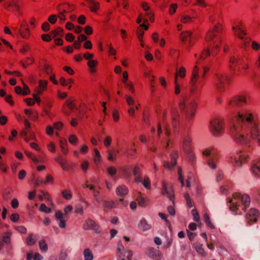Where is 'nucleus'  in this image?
Returning <instances> with one entry per match:
<instances>
[{
    "instance_id": "44",
    "label": "nucleus",
    "mask_w": 260,
    "mask_h": 260,
    "mask_svg": "<svg viewBox=\"0 0 260 260\" xmlns=\"http://www.w3.org/2000/svg\"><path fill=\"white\" fill-rule=\"evenodd\" d=\"M62 196L64 199L68 200H70L72 197V194L71 191L67 190H63L62 191Z\"/></svg>"
},
{
    "instance_id": "32",
    "label": "nucleus",
    "mask_w": 260,
    "mask_h": 260,
    "mask_svg": "<svg viewBox=\"0 0 260 260\" xmlns=\"http://www.w3.org/2000/svg\"><path fill=\"white\" fill-rule=\"evenodd\" d=\"M84 260H93V255L92 251L89 248H86L83 251Z\"/></svg>"
},
{
    "instance_id": "25",
    "label": "nucleus",
    "mask_w": 260,
    "mask_h": 260,
    "mask_svg": "<svg viewBox=\"0 0 260 260\" xmlns=\"http://www.w3.org/2000/svg\"><path fill=\"white\" fill-rule=\"evenodd\" d=\"M138 228L140 230L145 232L150 230L151 226L147 222L145 219L143 218L140 220L138 224Z\"/></svg>"
},
{
    "instance_id": "48",
    "label": "nucleus",
    "mask_w": 260,
    "mask_h": 260,
    "mask_svg": "<svg viewBox=\"0 0 260 260\" xmlns=\"http://www.w3.org/2000/svg\"><path fill=\"white\" fill-rule=\"evenodd\" d=\"M165 134H166V135L167 138L168 139V140L167 142L166 145V148H167L169 145V143H170L169 138L171 136L170 129L169 126H168V125L165 126Z\"/></svg>"
},
{
    "instance_id": "21",
    "label": "nucleus",
    "mask_w": 260,
    "mask_h": 260,
    "mask_svg": "<svg viewBox=\"0 0 260 260\" xmlns=\"http://www.w3.org/2000/svg\"><path fill=\"white\" fill-rule=\"evenodd\" d=\"M148 255L156 260H159L162 257V253L158 250H156L154 248H150L148 249Z\"/></svg>"
},
{
    "instance_id": "59",
    "label": "nucleus",
    "mask_w": 260,
    "mask_h": 260,
    "mask_svg": "<svg viewBox=\"0 0 260 260\" xmlns=\"http://www.w3.org/2000/svg\"><path fill=\"white\" fill-rule=\"evenodd\" d=\"M137 34L140 41H142V37L144 35V31L141 28L138 27L137 30Z\"/></svg>"
},
{
    "instance_id": "53",
    "label": "nucleus",
    "mask_w": 260,
    "mask_h": 260,
    "mask_svg": "<svg viewBox=\"0 0 260 260\" xmlns=\"http://www.w3.org/2000/svg\"><path fill=\"white\" fill-rule=\"evenodd\" d=\"M66 104L71 111H72L75 108V104L73 103V101L70 99L66 101Z\"/></svg>"
},
{
    "instance_id": "27",
    "label": "nucleus",
    "mask_w": 260,
    "mask_h": 260,
    "mask_svg": "<svg viewBox=\"0 0 260 260\" xmlns=\"http://www.w3.org/2000/svg\"><path fill=\"white\" fill-rule=\"evenodd\" d=\"M193 247L196 249L198 253L203 257L207 255V253L205 251L203 248V245L199 242H196L193 244Z\"/></svg>"
},
{
    "instance_id": "29",
    "label": "nucleus",
    "mask_w": 260,
    "mask_h": 260,
    "mask_svg": "<svg viewBox=\"0 0 260 260\" xmlns=\"http://www.w3.org/2000/svg\"><path fill=\"white\" fill-rule=\"evenodd\" d=\"M37 236L33 234H29L26 240V243L28 246H32L35 244L37 240Z\"/></svg>"
},
{
    "instance_id": "47",
    "label": "nucleus",
    "mask_w": 260,
    "mask_h": 260,
    "mask_svg": "<svg viewBox=\"0 0 260 260\" xmlns=\"http://www.w3.org/2000/svg\"><path fill=\"white\" fill-rule=\"evenodd\" d=\"M29 133V132L26 128L23 129L20 133V135L22 136V137H23L24 140L26 142H28L29 141V139L28 137Z\"/></svg>"
},
{
    "instance_id": "61",
    "label": "nucleus",
    "mask_w": 260,
    "mask_h": 260,
    "mask_svg": "<svg viewBox=\"0 0 260 260\" xmlns=\"http://www.w3.org/2000/svg\"><path fill=\"white\" fill-rule=\"evenodd\" d=\"M47 81H43L40 80L39 82V87L42 90H44L47 87Z\"/></svg>"
},
{
    "instance_id": "43",
    "label": "nucleus",
    "mask_w": 260,
    "mask_h": 260,
    "mask_svg": "<svg viewBox=\"0 0 260 260\" xmlns=\"http://www.w3.org/2000/svg\"><path fill=\"white\" fill-rule=\"evenodd\" d=\"M52 36L55 37L57 36H63V29L60 27H58L56 29L53 30L51 31Z\"/></svg>"
},
{
    "instance_id": "52",
    "label": "nucleus",
    "mask_w": 260,
    "mask_h": 260,
    "mask_svg": "<svg viewBox=\"0 0 260 260\" xmlns=\"http://www.w3.org/2000/svg\"><path fill=\"white\" fill-rule=\"evenodd\" d=\"M40 211L46 213H49L51 212L50 208H48L44 204H42L40 207Z\"/></svg>"
},
{
    "instance_id": "19",
    "label": "nucleus",
    "mask_w": 260,
    "mask_h": 260,
    "mask_svg": "<svg viewBox=\"0 0 260 260\" xmlns=\"http://www.w3.org/2000/svg\"><path fill=\"white\" fill-rule=\"evenodd\" d=\"M233 29L236 35L238 36L240 39L243 40V44L245 46H246L247 44L249 42V40L248 39L244 40V37L246 34L244 30L235 26H233Z\"/></svg>"
},
{
    "instance_id": "15",
    "label": "nucleus",
    "mask_w": 260,
    "mask_h": 260,
    "mask_svg": "<svg viewBox=\"0 0 260 260\" xmlns=\"http://www.w3.org/2000/svg\"><path fill=\"white\" fill-rule=\"evenodd\" d=\"M83 229L85 230H92L96 232H99V226L95 222L90 218L87 219L83 225Z\"/></svg>"
},
{
    "instance_id": "34",
    "label": "nucleus",
    "mask_w": 260,
    "mask_h": 260,
    "mask_svg": "<svg viewBox=\"0 0 260 260\" xmlns=\"http://www.w3.org/2000/svg\"><path fill=\"white\" fill-rule=\"evenodd\" d=\"M118 151L115 150H108V159L110 161H114L116 160V157Z\"/></svg>"
},
{
    "instance_id": "7",
    "label": "nucleus",
    "mask_w": 260,
    "mask_h": 260,
    "mask_svg": "<svg viewBox=\"0 0 260 260\" xmlns=\"http://www.w3.org/2000/svg\"><path fill=\"white\" fill-rule=\"evenodd\" d=\"M199 69L197 66H196L192 71L191 77L190 79V91L192 94H197L199 93L201 88L197 83L199 78Z\"/></svg>"
},
{
    "instance_id": "24",
    "label": "nucleus",
    "mask_w": 260,
    "mask_h": 260,
    "mask_svg": "<svg viewBox=\"0 0 260 260\" xmlns=\"http://www.w3.org/2000/svg\"><path fill=\"white\" fill-rule=\"evenodd\" d=\"M142 7L143 8V10L146 11L145 15L149 17V20L150 21H154V17L153 14L152 13L151 11H149L150 7L148 5V4L146 2H143L142 4Z\"/></svg>"
},
{
    "instance_id": "56",
    "label": "nucleus",
    "mask_w": 260,
    "mask_h": 260,
    "mask_svg": "<svg viewBox=\"0 0 260 260\" xmlns=\"http://www.w3.org/2000/svg\"><path fill=\"white\" fill-rule=\"evenodd\" d=\"M178 5L176 4H172L169 8V13L170 15H173L176 11Z\"/></svg>"
},
{
    "instance_id": "60",
    "label": "nucleus",
    "mask_w": 260,
    "mask_h": 260,
    "mask_svg": "<svg viewBox=\"0 0 260 260\" xmlns=\"http://www.w3.org/2000/svg\"><path fill=\"white\" fill-rule=\"evenodd\" d=\"M23 89L22 90V95H28L30 92L28 86L25 83L23 82Z\"/></svg>"
},
{
    "instance_id": "22",
    "label": "nucleus",
    "mask_w": 260,
    "mask_h": 260,
    "mask_svg": "<svg viewBox=\"0 0 260 260\" xmlns=\"http://www.w3.org/2000/svg\"><path fill=\"white\" fill-rule=\"evenodd\" d=\"M17 32L24 39H28L29 36V30L26 24L22 23L20 28L17 31Z\"/></svg>"
},
{
    "instance_id": "2",
    "label": "nucleus",
    "mask_w": 260,
    "mask_h": 260,
    "mask_svg": "<svg viewBox=\"0 0 260 260\" xmlns=\"http://www.w3.org/2000/svg\"><path fill=\"white\" fill-rule=\"evenodd\" d=\"M222 31V27L220 23H217L214 27L210 28L207 32L205 39L207 42H212L213 45V53L216 55L221 47L224 52H227L229 47L225 42V38L220 36Z\"/></svg>"
},
{
    "instance_id": "42",
    "label": "nucleus",
    "mask_w": 260,
    "mask_h": 260,
    "mask_svg": "<svg viewBox=\"0 0 260 260\" xmlns=\"http://www.w3.org/2000/svg\"><path fill=\"white\" fill-rule=\"evenodd\" d=\"M55 160L61 166L63 170L66 169V161L60 156L56 157Z\"/></svg>"
},
{
    "instance_id": "4",
    "label": "nucleus",
    "mask_w": 260,
    "mask_h": 260,
    "mask_svg": "<svg viewBox=\"0 0 260 260\" xmlns=\"http://www.w3.org/2000/svg\"><path fill=\"white\" fill-rule=\"evenodd\" d=\"M250 198L247 194H242L240 193H234L233 194V198L229 200L230 204V208L234 212L238 210L240 202L244 207L243 210L249 207L250 203Z\"/></svg>"
},
{
    "instance_id": "41",
    "label": "nucleus",
    "mask_w": 260,
    "mask_h": 260,
    "mask_svg": "<svg viewBox=\"0 0 260 260\" xmlns=\"http://www.w3.org/2000/svg\"><path fill=\"white\" fill-rule=\"evenodd\" d=\"M60 146L61 147V151L64 154H66L68 153V149L67 148L66 142L64 140L60 141Z\"/></svg>"
},
{
    "instance_id": "3",
    "label": "nucleus",
    "mask_w": 260,
    "mask_h": 260,
    "mask_svg": "<svg viewBox=\"0 0 260 260\" xmlns=\"http://www.w3.org/2000/svg\"><path fill=\"white\" fill-rule=\"evenodd\" d=\"M197 105L194 101H186L184 98L182 99L179 104V108L181 112L185 115L186 120L190 121L195 115Z\"/></svg>"
},
{
    "instance_id": "39",
    "label": "nucleus",
    "mask_w": 260,
    "mask_h": 260,
    "mask_svg": "<svg viewBox=\"0 0 260 260\" xmlns=\"http://www.w3.org/2000/svg\"><path fill=\"white\" fill-rule=\"evenodd\" d=\"M195 17H190L187 15L183 14L181 16L180 21L183 23H186L192 21Z\"/></svg>"
},
{
    "instance_id": "16",
    "label": "nucleus",
    "mask_w": 260,
    "mask_h": 260,
    "mask_svg": "<svg viewBox=\"0 0 260 260\" xmlns=\"http://www.w3.org/2000/svg\"><path fill=\"white\" fill-rule=\"evenodd\" d=\"M162 194L167 196L171 201H173L174 199V194L172 186L168 188L166 182L163 181L162 182Z\"/></svg>"
},
{
    "instance_id": "51",
    "label": "nucleus",
    "mask_w": 260,
    "mask_h": 260,
    "mask_svg": "<svg viewBox=\"0 0 260 260\" xmlns=\"http://www.w3.org/2000/svg\"><path fill=\"white\" fill-rule=\"evenodd\" d=\"M67 7H68V6L64 4L58 7L57 9L59 11L62 12V13L64 14L72 11V10H68L67 9Z\"/></svg>"
},
{
    "instance_id": "18",
    "label": "nucleus",
    "mask_w": 260,
    "mask_h": 260,
    "mask_svg": "<svg viewBox=\"0 0 260 260\" xmlns=\"http://www.w3.org/2000/svg\"><path fill=\"white\" fill-rule=\"evenodd\" d=\"M128 192L127 188L124 185L119 186L116 188V193L118 196L120 197L119 199L120 202L123 203V198L128 193Z\"/></svg>"
},
{
    "instance_id": "55",
    "label": "nucleus",
    "mask_w": 260,
    "mask_h": 260,
    "mask_svg": "<svg viewBox=\"0 0 260 260\" xmlns=\"http://www.w3.org/2000/svg\"><path fill=\"white\" fill-rule=\"evenodd\" d=\"M124 84L125 87L128 88L132 93H134L135 92V88L131 82L128 81L127 82L124 83Z\"/></svg>"
},
{
    "instance_id": "58",
    "label": "nucleus",
    "mask_w": 260,
    "mask_h": 260,
    "mask_svg": "<svg viewBox=\"0 0 260 260\" xmlns=\"http://www.w3.org/2000/svg\"><path fill=\"white\" fill-rule=\"evenodd\" d=\"M191 214L193 216V219L196 221H199L200 220V216L196 209H193L191 211Z\"/></svg>"
},
{
    "instance_id": "26",
    "label": "nucleus",
    "mask_w": 260,
    "mask_h": 260,
    "mask_svg": "<svg viewBox=\"0 0 260 260\" xmlns=\"http://www.w3.org/2000/svg\"><path fill=\"white\" fill-rule=\"evenodd\" d=\"M55 218L59 221L58 225L60 228H64L66 227V221L63 219V214L61 211H58L56 212Z\"/></svg>"
},
{
    "instance_id": "8",
    "label": "nucleus",
    "mask_w": 260,
    "mask_h": 260,
    "mask_svg": "<svg viewBox=\"0 0 260 260\" xmlns=\"http://www.w3.org/2000/svg\"><path fill=\"white\" fill-rule=\"evenodd\" d=\"M202 154L205 156H209L210 155H212L207 160V164L212 169H215L216 161L217 160L218 158L215 155L214 148L211 147L207 148L203 150Z\"/></svg>"
},
{
    "instance_id": "12",
    "label": "nucleus",
    "mask_w": 260,
    "mask_h": 260,
    "mask_svg": "<svg viewBox=\"0 0 260 260\" xmlns=\"http://www.w3.org/2000/svg\"><path fill=\"white\" fill-rule=\"evenodd\" d=\"M246 103V97L245 95L242 94L237 95L233 98V99L229 102V105L231 107H241L243 106Z\"/></svg>"
},
{
    "instance_id": "37",
    "label": "nucleus",
    "mask_w": 260,
    "mask_h": 260,
    "mask_svg": "<svg viewBox=\"0 0 260 260\" xmlns=\"http://www.w3.org/2000/svg\"><path fill=\"white\" fill-rule=\"evenodd\" d=\"M186 70L184 67H181L178 72H176L175 75V82L176 83L177 81L178 76L181 78H184L185 76Z\"/></svg>"
},
{
    "instance_id": "36",
    "label": "nucleus",
    "mask_w": 260,
    "mask_h": 260,
    "mask_svg": "<svg viewBox=\"0 0 260 260\" xmlns=\"http://www.w3.org/2000/svg\"><path fill=\"white\" fill-rule=\"evenodd\" d=\"M41 194L39 196V198L40 200H43L44 198L46 201L48 202L49 203H51V198L48 192L45 191H41Z\"/></svg>"
},
{
    "instance_id": "6",
    "label": "nucleus",
    "mask_w": 260,
    "mask_h": 260,
    "mask_svg": "<svg viewBox=\"0 0 260 260\" xmlns=\"http://www.w3.org/2000/svg\"><path fill=\"white\" fill-rule=\"evenodd\" d=\"M209 129L214 136H220L223 132V120L220 118L212 120L210 122Z\"/></svg>"
},
{
    "instance_id": "5",
    "label": "nucleus",
    "mask_w": 260,
    "mask_h": 260,
    "mask_svg": "<svg viewBox=\"0 0 260 260\" xmlns=\"http://www.w3.org/2000/svg\"><path fill=\"white\" fill-rule=\"evenodd\" d=\"M249 155L245 151H239L231 156V163L235 167L240 168L242 164L248 161Z\"/></svg>"
},
{
    "instance_id": "17",
    "label": "nucleus",
    "mask_w": 260,
    "mask_h": 260,
    "mask_svg": "<svg viewBox=\"0 0 260 260\" xmlns=\"http://www.w3.org/2000/svg\"><path fill=\"white\" fill-rule=\"evenodd\" d=\"M178 157V152L175 151L171 154V162L165 161L164 167L165 168L171 169L176 165V160Z\"/></svg>"
},
{
    "instance_id": "49",
    "label": "nucleus",
    "mask_w": 260,
    "mask_h": 260,
    "mask_svg": "<svg viewBox=\"0 0 260 260\" xmlns=\"http://www.w3.org/2000/svg\"><path fill=\"white\" fill-rule=\"evenodd\" d=\"M103 206L108 209H112L115 207L114 202L112 201H104Z\"/></svg>"
},
{
    "instance_id": "20",
    "label": "nucleus",
    "mask_w": 260,
    "mask_h": 260,
    "mask_svg": "<svg viewBox=\"0 0 260 260\" xmlns=\"http://www.w3.org/2000/svg\"><path fill=\"white\" fill-rule=\"evenodd\" d=\"M6 9L10 11H16L19 12L20 11V6L16 0H11L5 5Z\"/></svg>"
},
{
    "instance_id": "46",
    "label": "nucleus",
    "mask_w": 260,
    "mask_h": 260,
    "mask_svg": "<svg viewBox=\"0 0 260 260\" xmlns=\"http://www.w3.org/2000/svg\"><path fill=\"white\" fill-rule=\"evenodd\" d=\"M40 249L43 251H46L48 250V246L44 240H42L39 242Z\"/></svg>"
},
{
    "instance_id": "63",
    "label": "nucleus",
    "mask_w": 260,
    "mask_h": 260,
    "mask_svg": "<svg viewBox=\"0 0 260 260\" xmlns=\"http://www.w3.org/2000/svg\"><path fill=\"white\" fill-rule=\"evenodd\" d=\"M111 142H112L111 138L109 136H107L105 138V140L104 141V144L105 146L108 147L110 145Z\"/></svg>"
},
{
    "instance_id": "35",
    "label": "nucleus",
    "mask_w": 260,
    "mask_h": 260,
    "mask_svg": "<svg viewBox=\"0 0 260 260\" xmlns=\"http://www.w3.org/2000/svg\"><path fill=\"white\" fill-rule=\"evenodd\" d=\"M117 255L119 257H122L123 254H125V251L124 247L122 245L121 241H119L118 244V247L117 249Z\"/></svg>"
},
{
    "instance_id": "33",
    "label": "nucleus",
    "mask_w": 260,
    "mask_h": 260,
    "mask_svg": "<svg viewBox=\"0 0 260 260\" xmlns=\"http://www.w3.org/2000/svg\"><path fill=\"white\" fill-rule=\"evenodd\" d=\"M98 64V61L95 60H90L87 63V65L89 68V72L91 73H94L96 72L95 67Z\"/></svg>"
},
{
    "instance_id": "57",
    "label": "nucleus",
    "mask_w": 260,
    "mask_h": 260,
    "mask_svg": "<svg viewBox=\"0 0 260 260\" xmlns=\"http://www.w3.org/2000/svg\"><path fill=\"white\" fill-rule=\"evenodd\" d=\"M94 153H95V155L94 156V161L95 163H98L100 160V158H101L100 154V152L98 151V150L96 148H95L94 149Z\"/></svg>"
},
{
    "instance_id": "30",
    "label": "nucleus",
    "mask_w": 260,
    "mask_h": 260,
    "mask_svg": "<svg viewBox=\"0 0 260 260\" xmlns=\"http://www.w3.org/2000/svg\"><path fill=\"white\" fill-rule=\"evenodd\" d=\"M88 3V6L91 11L93 12H95L99 9L100 4L96 2L94 0H87Z\"/></svg>"
},
{
    "instance_id": "31",
    "label": "nucleus",
    "mask_w": 260,
    "mask_h": 260,
    "mask_svg": "<svg viewBox=\"0 0 260 260\" xmlns=\"http://www.w3.org/2000/svg\"><path fill=\"white\" fill-rule=\"evenodd\" d=\"M251 171L255 176L260 177V160L252 166Z\"/></svg>"
},
{
    "instance_id": "10",
    "label": "nucleus",
    "mask_w": 260,
    "mask_h": 260,
    "mask_svg": "<svg viewBox=\"0 0 260 260\" xmlns=\"http://www.w3.org/2000/svg\"><path fill=\"white\" fill-rule=\"evenodd\" d=\"M180 39L184 44L189 47L192 46L196 41V37L192 36V32L190 31L182 32L180 35Z\"/></svg>"
},
{
    "instance_id": "13",
    "label": "nucleus",
    "mask_w": 260,
    "mask_h": 260,
    "mask_svg": "<svg viewBox=\"0 0 260 260\" xmlns=\"http://www.w3.org/2000/svg\"><path fill=\"white\" fill-rule=\"evenodd\" d=\"M182 147L186 152H191V139L188 133H184L182 135Z\"/></svg>"
},
{
    "instance_id": "62",
    "label": "nucleus",
    "mask_w": 260,
    "mask_h": 260,
    "mask_svg": "<svg viewBox=\"0 0 260 260\" xmlns=\"http://www.w3.org/2000/svg\"><path fill=\"white\" fill-rule=\"evenodd\" d=\"M107 171L109 174L111 176L115 175L117 172L116 169L113 167L108 168Z\"/></svg>"
},
{
    "instance_id": "28",
    "label": "nucleus",
    "mask_w": 260,
    "mask_h": 260,
    "mask_svg": "<svg viewBox=\"0 0 260 260\" xmlns=\"http://www.w3.org/2000/svg\"><path fill=\"white\" fill-rule=\"evenodd\" d=\"M171 115L172 118V123L173 126L174 127L177 126L178 123V117H179V113L177 109L173 108L171 111Z\"/></svg>"
},
{
    "instance_id": "50",
    "label": "nucleus",
    "mask_w": 260,
    "mask_h": 260,
    "mask_svg": "<svg viewBox=\"0 0 260 260\" xmlns=\"http://www.w3.org/2000/svg\"><path fill=\"white\" fill-rule=\"evenodd\" d=\"M124 98L125 99L126 103L128 106H131L134 104L135 101L132 96L128 95H125L124 96Z\"/></svg>"
},
{
    "instance_id": "1",
    "label": "nucleus",
    "mask_w": 260,
    "mask_h": 260,
    "mask_svg": "<svg viewBox=\"0 0 260 260\" xmlns=\"http://www.w3.org/2000/svg\"><path fill=\"white\" fill-rule=\"evenodd\" d=\"M231 134L237 143L247 144L252 139L256 140L260 146V128L249 110H243L238 113L234 119Z\"/></svg>"
},
{
    "instance_id": "23",
    "label": "nucleus",
    "mask_w": 260,
    "mask_h": 260,
    "mask_svg": "<svg viewBox=\"0 0 260 260\" xmlns=\"http://www.w3.org/2000/svg\"><path fill=\"white\" fill-rule=\"evenodd\" d=\"M85 187L92 191V194L95 201L97 202H100V199L99 197L100 193V191L95 189V187L93 185L89 184L88 181L86 182L85 184Z\"/></svg>"
},
{
    "instance_id": "64",
    "label": "nucleus",
    "mask_w": 260,
    "mask_h": 260,
    "mask_svg": "<svg viewBox=\"0 0 260 260\" xmlns=\"http://www.w3.org/2000/svg\"><path fill=\"white\" fill-rule=\"evenodd\" d=\"M210 54V51L208 49H206L203 51L201 54V58L203 59L206 58Z\"/></svg>"
},
{
    "instance_id": "9",
    "label": "nucleus",
    "mask_w": 260,
    "mask_h": 260,
    "mask_svg": "<svg viewBox=\"0 0 260 260\" xmlns=\"http://www.w3.org/2000/svg\"><path fill=\"white\" fill-rule=\"evenodd\" d=\"M244 58L241 55L232 56L230 57V68L232 70L234 73H236V71L237 70L239 71L240 70V66L242 65L243 63Z\"/></svg>"
},
{
    "instance_id": "14",
    "label": "nucleus",
    "mask_w": 260,
    "mask_h": 260,
    "mask_svg": "<svg viewBox=\"0 0 260 260\" xmlns=\"http://www.w3.org/2000/svg\"><path fill=\"white\" fill-rule=\"evenodd\" d=\"M259 215L258 210L255 209H250L246 214V220L249 224H251L257 220V218Z\"/></svg>"
},
{
    "instance_id": "40",
    "label": "nucleus",
    "mask_w": 260,
    "mask_h": 260,
    "mask_svg": "<svg viewBox=\"0 0 260 260\" xmlns=\"http://www.w3.org/2000/svg\"><path fill=\"white\" fill-rule=\"evenodd\" d=\"M204 219L205 223H206L207 225L210 228L213 229H214V225L212 223V222L210 221V217L207 213H205L204 215Z\"/></svg>"
},
{
    "instance_id": "54",
    "label": "nucleus",
    "mask_w": 260,
    "mask_h": 260,
    "mask_svg": "<svg viewBox=\"0 0 260 260\" xmlns=\"http://www.w3.org/2000/svg\"><path fill=\"white\" fill-rule=\"evenodd\" d=\"M143 186L146 189L150 188V181L148 177H145L144 180L142 181Z\"/></svg>"
},
{
    "instance_id": "45",
    "label": "nucleus",
    "mask_w": 260,
    "mask_h": 260,
    "mask_svg": "<svg viewBox=\"0 0 260 260\" xmlns=\"http://www.w3.org/2000/svg\"><path fill=\"white\" fill-rule=\"evenodd\" d=\"M59 260H69L67 250L62 249L59 255Z\"/></svg>"
},
{
    "instance_id": "38",
    "label": "nucleus",
    "mask_w": 260,
    "mask_h": 260,
    "mask_svg": "<svg viewBox=\"0 0 260 260\" xmlns=\"http://www.w3.org/2000/svg\"><path fill=\"white\" fill-rule=\"evenodd\" d=\"M11 234L9 233H5L3 236V239L0 240L1 242L4 244H9L11 242Z\"/></svg>"
},
{
    "instance_id": "11",
    "label": "nucleus",
    "mask_w": 260,
    "mask_h": 260,
    "mask_svg": "<svg viewBox=\"0 0 260 260\" xmlns=\"http://www.w3.org/2000/svg\"><path fill=\"white\" fill-rule=\"evenodd\" d=\"M215 76L216 77L215 86L218 90H221L224 88L225 84L229 83V79L226 76L220 73H216Z\"/></svg>"
}]
</instances>
